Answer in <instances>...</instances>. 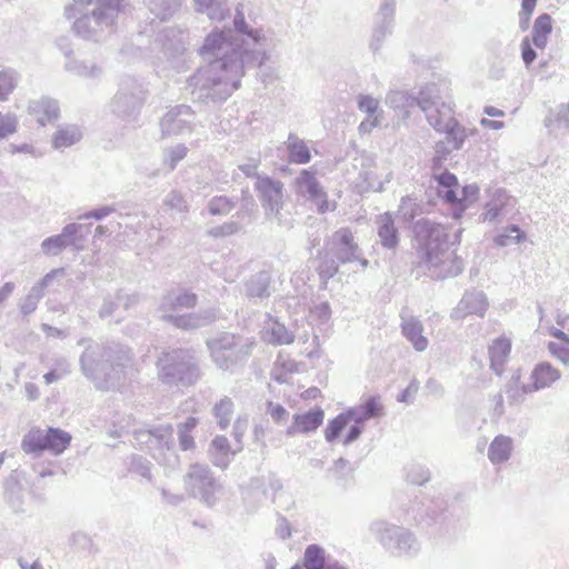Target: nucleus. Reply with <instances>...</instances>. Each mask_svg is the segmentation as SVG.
Returning a JSON list of instances; mask_svg holds the SVG:
<instances>
[{"mask_svg": "<svg viewBox=\"0 0 569 569\" xmlns=\"http://www.w3.org/2000/svg\"><path fill=\"white\" fill-rule=\"evenodd\" d=\"M72 437L69 432L59 428H48L43 430L39 427H32L23 437L21 446L26 452L50 451L53 455H60L66 451Z\"/></svg>", "mask_w": 569, "mask_h": 569, "instance_id": "1", "label": "nucleus"}, {"mask_svg": "<svg viewBox=\"0 0 569 569\" xmlns=\"http://www.w3.org/2000/svg\"><path fill=\"white\" fill-rule=\"evenodd\" d=\"M437 181L441 187L446 188V190L440 191L442 198L460 211L466 210L478 200L479 188L476 184L465 186L459 190L456 176L448 171L438 176Z\"/></svg>", "mask_w": 569, "mask_h": 569, "instance_id": "2", "label": "nucleus"}, {"mask_svg": "<svg viewBox=\"0 0 569 569\" xmlns=\"http://www.w3.org/2000/svg\"><path fill=\"white\" fill-rule=\"evenodd\" d=\"M428 119L438 131L447 134L448 141L452 142L455 148H460L466 138V130L455 119L451 106L442 103L441 109L428 113Z\"/></svg>", "mask_w": 569, "mask_h": 569, "instance_id": "3", "label": "nucleus"}, {"mask_svg": "<svg viewBox=\"0 0 569 569\" xmlns=\"http://www.w3.org/2000/svg\"><path fill=\"white\" fill-rule=\"evenodd\" d=\"M348 427V432L343 438L345 445L355 441L361 433L360 419H357L355 410L341 412L328 422L325 429L326 440L329 442L336 441L342 437Z\"/></svg>", "mask_w": 569, "mask_h": 569, "instance_id": "4", "label": "nucleus"}, {"mask_svg": "<svg viewBox=\"0 0 569 569\" xmlns=\"http://www.w3.org/2000/svg\"><path fill=\"white\" fill-rule=\"evenodd\" d=\"M325 411L321 407H315L307 412L297 413L287 429L288 436L306 435L316 431L323 422Z\"/></svg>", "mask_w": 569, "mask_h": 569, "instance_id": "5", "label": "nucleus"}, {"mask_svg": "<svg viewBox=\"0 0 569 569\" xmlns=\"http://www.w3.org/2000/svg\"><path fill=\"white\" fill-rule=\"evenodd\" d=\"M378 236L381 244L388 249H395L398 244V230L392 216L386 212L378 217Z\"/></svg>", "mask_w": 569, "mask_h": 569, "instance_id": "6", "label": "nucleus"}, {"mask_svg": "<svg viewBox=\"0 0 569 569\" xmlns=\"http://www.w3.org/2000/svg\"><path fill=\"white\" fill-rule=\"evenodd\" d=\"M29 112L33 114L42 126L51 123L59 117V109L54 101L40 99L29 106Z\"/></svg>", "mask_w": 569, "mask_h": 569, "instance_id": "7", "label": "nucleus"}, {"mask_svg": "<svg viewBox=\"0 0 569 569\" xmlns=\"http://www.w3.org/2000/svg\"><path fill=\"white\" fill-rule=\"evenodd\" d=\"M560 378V372L549 363L538 365L531 373L529 390H539L551 386Z\"/></svg>", "mask_w": 569, "mask_h": 569, "instance_id": "8", "label": "nucleus"}, {"mask_svg": "<svg viewBox=\"0 0 569 569\" xmlns=\"http://www.w3.org/2000/svg\"><path fill=\"white\" fill-rule=\"evenodd\" d=\"M299 183L307 188V191L309 192L310 197L317 202L319 212L323 213L329 210L327 194L319 187L318 182L316 181L311 172H309L308 170H303L301 172Z\"/></svg>", "mask_w": 569, "mask_h": 569, "instance_id": "9", "label": "nucleus"}, {"mask_svg": "<svg viewBox=\"0 0 569 569\" xmlns=\"http://www.w3.org/2000/svg\"><path fill=\"white\" fill-rule=\"evenodd\" d=\"M511 351V342L508 338L500 337L489 347L491 368L500 372L507 362Z\"/></svg>", "mask_w": 569, "mask_h": 569, "instance_id": "10", "label": "nucleus"}, {"mask_svg": "<svg viewBox=\"0 0 569 569\" xmlns=\"http://www.w3.org/2000/svg\"><path fill=\"white\" fill-rule=\"evenodd\" d=\"M264 340L274 346L290 345L293 342L295 336L283 323L277 319H270L264 331Z\"/></svg>", "mask_w": 569, "mask_h": 569, "instance_id": "11", "label": "nucleus"}, {"mask_svg": "<svg viewBox=\"0 0 569 569\" xmlns=\"http://www.w3.org/2000/svg\"><path fill=\"white\" fill-rule=\"evenodd\" d=\"M552 18L548 13L538 16L532 29V42L537 48L543 49L547 46L548 37L552 31Z\"/></svg>", "mask_w": 569, "mask_h": 569, "instance_id": "12", "label": "nucleus"}, {"mask_svg": "<svg viewBox=\"0 0 569 569\" xmlns=\"http://www.w3.org/2000/svg\"><path fill=\"white\" fill-rule=\"evenodd\" d=\"M512 451V440L506 436H497L490 443L488 457L492 463L507 461Z\"/></svg>", "mask_w": 569, "mask_h": 569, "instance_id": "13", "label": "nucleus"}, {"mask_svg": "<svg viewBox=\"0 0 569 569\" xmlns=\"http://www.w3.org/2000/svg\"><path fill=\"white\" fill-rule=\"evenodd\" d=\"M422 325L416 319H409L402 325L403 335L418 351H423L428 347V340L422 336Z\"/></svg>", "mask_w": 569, "mask_h": 569, "instance_id": "14", "label": "nucleus"}, {"mask_svg": "<svg viewBox=\"0 0 569 569\" xmlns=\"http://www.w3.org/2000/svg\"><path fill=\"white\" fill-rule=\"evenodd\" d=\"M234 406L231 399L223 398L213 407V415L219 427L224 430L230 426L233 416Z\"/></svg>", "mask_w": 569, "mask_h": 569, "instance_id": "15", "label": "nucleus"}, {"mask_svg": "<svg viewBox=\"0 0 569 569\" xmlns=\"http://www.w3.org/2000/svg\"><path fill=\"white\" fill-rule=\"evenodd\" d=\"M303 565L307 569H325V556L323 550L311 545L306 549Z\"/></svg>", "mask_w": 569, "mask_h": 569, "instance_id": "16", "label": "nucleus"}, {"mask_svg": "<svg viewBox=\"0 0 569 569\" xmlns=\"http://www.w3.org/2000/svg\"><path fill=\"white\" fill-rule=\"evenodd\" d=\"M555 340L548 343V349L553 357L560 361L569 362V335L563 338H553Z\"/></svg>", "mask_w": 569, "mask_h": 569, "instance_id": "17", "label": "nucleus"}, {"mask_svg": "<svg viewBox=\"0 0 569 569\" xmlns=\"http://www.w3.org/2000/svg\"><path fill=\"white\" fill-rule=\"evenodd\" d=\"M289 159L295 163H307L310 161V152L303 141H293L289 144Z\"/></svg>", "mask_w": 569, "mask_h": 569, "instance_id": "18", "label": "nucleus"}, {"mask_svg": "<svg viewBox=\"0 0 569 569\" xmlns=\"http://www.w3.org/2000/svg\"><path fill=\"white\" fill-rule=\"evenodd\" d=\"M257 190L268 198L279 197L282 190V183L274 181L268 177L259 178L257 181Z\"/></svg>", "mask_w": 569, "mask_h": 569, "instance_id": "19", "label": "nucleus"}, {"mask_svg": "<svg viewBox=\"0 0 569 569\" xmlns=\"http://www.w3.org/2000/svg\"><path fill=\"white\" fill-rule=\"evenodd\" d=\"M525 239V233L517 226H510L506 229L503 233L498 234L495 238V242L500 247H505L508 246L511 242V240L520 242Z\"/></svg>", "mask_w": 569, "mask_h": 569, "instance_id": "20", "label": "nucleus"}, {"mask_svg": "<svg viewBox=\"0 0 569 569\" xmlns=\"http://www.w3.org/2000/svg\"><path fill=\"white\" fill-rule=\"evenodd\" d=\"M360 422L371 417H378L382 413L383 407L378 398H369L361 407Z\"/></svg>", "mask_w": 569, "mask_h": 569, "instance_id": "21", "label": "nucleus"}, {"mask_svg": "<svg viewBox=\"0 0 569 569\" xmlns=\"http://www.w3.org/2000/svg\"><path fill=\"white\" fill-rule=\"evenodd\" d=\"M224 41L226 37L223 32H212L206 38L204 43L200 49V53H212L216 49L220 48Z\"/></svg>", "mask_w": 569, "mask_h": 569, "instance_id": "22", "label": "nucleus"}, {"mask_svg": "<svg viewBox=\"0 0 569 569\" xmlns=\"http://www.w3.org/2000/svg\"><path fill=\"white\" fill-rule=\"evenodd\" d=\"M556 327L549 329V335L552 338H563L569 335V315L559 313L556 318Z\"/></svg>", "mask_w": 569, "mask_h": 569, "instance_id": "23", "label": "nucleus"}, {"mask_svg": "<svg viewBox=\"0 0 569 569\" xmlns=\"http://www.w3.org/2000/svg\"><path fill=\"white\" fill-rule=\"evenodd\" d=\"M17 118L12 114H3L0 112V139L7 138L17 130Z\"/></svg>", "mask_w": 569, "mask_h": 569, "instance_id": "24", "label": "nucleus"}, {"mask_svg": "<svg viewBox=\"0 0 569 569\" xmlns=\"http://www.w3.org/2000/svg\"><path fill=\"white\" fill-rule=\"evenodd\" d=\"M13 89V77L8 72H0V99L6 100Z\"/></svg>", "mask_w": 569, "mask_h": 569, "instance_id": "25", "label": "nucleus"}, {"mask_svg": "<svg viewBox=\"0 0 569 569\" xmlns=\"http://www.w3.org/2000/svg\"><path fill=\"white\" fill-rule=\"evenodd\" d=\"M197 303V296L194 293L184 292L180 295L173 302L174 310L190 309Z\"/></svg>", "mask_w": 569, "mask_h": 569, "instance_id": "26", "label": "nucleus"}, {"mask_svg": "<svg viewBox=\"0 0 569 569\" xmlns=\"http://www.w3.org/2000/svg\"><path fill=\"white\" fill-rule=\"evenodd\" d=\"M76 140L77 137L74 132H69L68 130H59L53 138V143L56 147L61 148L72 144Z\"/></svg>", "mask_w": 569, "mask_h": 569, "instance_id": "27", "label": "nucleus"}, {"mask_svg": "<svg viewBox=\"0 0 569 569\" xmlns=\"http://www.w3.org/2000/svg\"><path fill=\"white\" fill-rule=\"evenodd\" d=\"M66 246V238L63 236H56L43 241L42 248L47 253H56L58 250Z\"/></svg>", "mask_w": 569, "mask_h": 569, "instance_id": "28", "label": "nucleus"}, {"mask_svg": "<svg viewBox=\"0 0 569 569\" xmlns=\"http://www.w3.org/2000/svg\"><path fill=\"white\" fill-rule=\"evenodd\" d=\"M268 413L274 422L283 421L288 415L287 410L281 405L273 402L268 403Z\"/></svg>", "mask_w": 569, "mask_h": 569, "instance_id": "29", "label": "nucleus"}, {"mask_svg": "<svg viewBox=\"0 0 569 569\" xmlns=\"http://www.w3.org/2000/svg\"><path fill=\"white\" fill-rule=\"evenodd\" d=\"M521 57L527 66H529L536 59V52L531 48V43L528 38H525L521 42Z\"/></svg>", "mask_w": 569, "mask_h": 569, "instance_id": "30", "label": "nucleus"}, {"mask_svg": "<svg viewBox=\"0 0 569 569\" xmlns=\"http://www.w3.org/2000/svg\"><path fill=\"white\" fill-rule=\"evenodd\" d=\"M231 207L232 204L227 198L220 197L212 200L210 204V210L213 213H220L231 210Z\"/></svg>", "mask_w": 569, "mask_h": 569, "instance_id": "31", "label": "nucleus"}, {"mask_svg": "<svg viewBox=\"0 0 569 569\" xmlns=\"http://www.w3.org/2000/svg\"><path fill=\"white\" fill-rule=\"evenodd\" d=\"M358 106L360 110L367 113H375L378 109V102L371 97L363 96L359 99Z\"/></svg>", "mask_w": 569, "mask_h": 569, "instance_id": "32", "label": "nucleus"}, {"mask_svg": "<svg viewBox=\"0 0 569 569\" xmlns=\"http://www.w3.org/2000/svg\"><path fill=\"white\" fill-rule=\"evenodd\" d=\"M538 0H522L521 1V12L520 14L525 18L526 26H528L529 20L535 11Z\"/></svg>", "mask_w": 569, "mask_h": 569, "instance_id": "33", "label": "nucleus"}, {"mask_svg": "<svg viewBox=\"0 0 569 569\" xmlns=\"http://www.w3.org/2000/svg\"><path fill=\"white\" fill-rule=\"evenodd\" d=\"M211 446H212V448H213L217 452L222 453V455L228 453V451L230 450V443H229V440H228L224 436H218V437H216V438L212 440Z\"/></svg>", "mask_w": 569, "mask_h": 569, "instance_id": "34", "label": "nucleus"}, {"mask_svg": "<svg viewBox=\"0 0 569 569\" xmlns=\"http://www.w3.org/2000/svg\"><path fill=\"white\" fill-rule=\"evenodd\" d=\"M321 390L317 387H311L303 392H301L300 397L305 400H316L321 398Z\"/></svg>", "mask_w": 569, "mask_h": 569, "instance_id": "35", "label": "nucleus"}, {"mask_svg": "<svg viewBox=\"0 0 569 569\" xmlns=\"http://www.w3.org/2000/svg\"><path fill=\"white\" fill-rule=\"evenodd\" d=\"M481 126L486 129H490V130H499V129H502L505 127V123L503 121H500V120H489V119H481L480 121Z\"/></svg>", "mask_w": 569, "mask_h": 569, "instance_id": "36", "label": "nucleus"}, {"mask_svg": "<svg viewBox=\"0 0 569 569\" xmlns=\"http://www.w3.org/2000/svg\"><path fill=\"white\" fill-rule=\"evenodd\" d=\"M179 440H180V446L183 450H189V449L193 448V446H194L192 437H190L187 432L180 431Z\"/></svg>", "mask_w": 569, "mask_h": 569, "instance_id": "37", "label": "nucleus"}, {"mask_svg": "<svg viewBox=\"0 0 569 569\" xmlns=\"http://www.w3.org/2000/svg\"><path fill=\"white\" fill-rule=\"evenodd\" d=\"M197 425H198V419H197V418H194V417H190V418H188V419L183 422V425L181 426V430H180V431H182V432H187V433H188L189 431H191L192 429H194Z\"/></svg>", "mask_w": 569, "mask_h": 569, "instance_id": "38", "label": "nucleus"}, {"mask_svg": "<svg viewBox=\"0 0 569 569\" xmlns=\"http://www.w3.org/2000/svg\"><path fill=\"white\" fill-rule=\"evenodd\" d=\"M485 113L490 116V117H503L505 116V112L500 109H497L495 107H486L485 108Z\"/></svg>", "mask_w": 569, "mask_h": 569, "instance_id": "39", "label": "nucleus"}, {"mask_svg": "<svg viewBox=\"0 0 569 569\" xmlns=\"http://www.w3.org/2000/svg\"><path fill=\"white\" fill-rule=\"evenodd\" d=\"M213 1L214 0H194V3L198 7V10L203 11L204 9L212 7Z\"/></svg>", "mask_w": 569, "mask_h": 569, "instance_id": "40", "label": "nucleus"}, {"mask_svg": "<svg viewBox=\"0 0 569 569\" xmlns=\"http://www.w3.org/2000/svg\"><path fill=\"white\" fill-rule=\"evenodd\" d=\"M46 383H52L53 381L60 378V375L57 371H50L43 376Z\"/></svg>", "mask_w": 569, "mask_h": 569, "instance_id": "41", "label": "nucleus"}, {"mask_svg": "<svg viewBox=\"0 0 569 569\" xmlns=\"http://www.w3.org/2000/svg\"><path fill=\"white\" fill-rule=\"evenodd\" d=\"M11 291V288L7 284L0 290V301L4 299Z\"/></svg>", "mask_w": 569, "mask_h": 569, "instance_id": "42", "label": "nucleus"}, {"mask_svg": "<svg viewBox=\"0 0 569 569\" xmlns=\"http://www.w3.org/2000/svg\"><path fill=\"white\" fill-rule=\"evenodd\" d=\"M22 569H42V566L39 562H33L31 565H21Z\"/></svg>", "mask_w": 569, "mask_h": 569, "instance_id": "43", "label": "nucleus"}, {"mask_svg": "<svg viewBox=\"0 0 569 569\" xmlns=\"http://www.w3.org/2000/svg\"><path fill=\"white\" fill-rule=\"evenodd\" d=\"M27 390L29 391L31 399H34L37 397V388L34 386H28Z\"/></svg>", "mask_w": 569, "mask_h": 569, "instance_id": "44", "label": "nucleus"}, {"mask_svg": "<svg viewBox=\"0 0 569 569\" xmlns=\"http://www.w3.org/2000/svg\"><path fill=\"white\" fill-rule=\"evenodd\" d=\"M419 104L421 106L423 111L429 110L428 101H420Z\"/></svg>", "mask_w": 569, "mask_h": 569, "instance_id": "45", "label": "nucleus"}, {"mask_svg": "<svg viewBox=\"0 0 569 569\" xmlns=\"http://www.w3.org/2000/svg\"><path fill=\"white\" fill-rule=\"evenodd\" d=\"M345 233H346V234L343 236V240H345L346 242H348V238H349V236H350V234H349V232H348L347 230H345Z\"/></svg>", "mask_w": 569, "mask_h": 569, "instance_id": "46", "label": "nucleus"}, {"mask_svg": "<svg viewBox=\"0 0 569 569\" xmlns=\"http://www.w3.org/2000/svg\"><path fill=\"white\" fill-rule=\"evenodd\" d=\"M566 116H567V117L569 116V104H568V107L566 108Z\"/></svg>", "mask_w": 569, "mask_h": 569, "instance_id": "47", "label": "nucleus"}, {"mask_svg": "<svg viewBox=\"0 0 569 569\" xmlns=\"http://www.w3.org/2000/svg\"><path fill=\"white\" fill-rule=\"evenodd\" d=\"M177 326H178V327H186V325H181V323H179V322H177Z\"/></svg>", "mask_w": 569, "mask_h": 569, "instance_id": "48", "label": "nucleus"}, {"mask_svg": "<svg viewBox=\"0 0 569 569\" xmlns=\"http://www.w3.org/2000/svg\"><path fill=\"white\" fill-rule=\"evenodd\" d=\"M291 569H301L299 566H295Z\"/></svg>", "mask_w": 569, "mask_h": 569, "instance_id": "49", "label": "nucleus"}]
</instances>
